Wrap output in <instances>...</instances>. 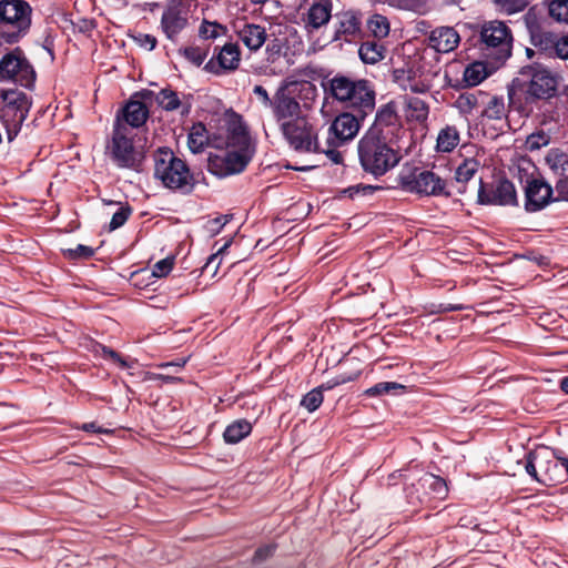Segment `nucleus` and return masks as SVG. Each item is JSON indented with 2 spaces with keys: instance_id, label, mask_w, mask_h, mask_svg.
<instances>
[{
  "instance_id": "nucleus-60",
  "label": "nucleus",
  "mask_w": 568,
  "mask_h": 568,
  "mask_svg": "<svg viewBox=\"0 0 568 568\" xmlns=\"http://www.w3.org/2000/svg\"><path fill=\"white\" fill-rule=\"evenodd\" d=\"M253 92L262 100L264 105H271L273 99L262 85H255Z\"/></svg>"
},
{
  "instance_id": "nucleus-24",
  "label": "nucleus",
  "mask_w": 568,
  "mask_h": 568,
  "mask_svg": "<svg viewBox=\"0 0 568 568\" xmlns=\"http://www.w3.org/2000/svg\"><path fill=\"white\" fill-rule=\"evenodd\" d=\"M122 115H118L125 126L131 128L142 126L149 116V111L144 103L141 101L131 100L121 110Z\"/></svg>"
},
{
  "instance_id": "nucleus-58",
  "label": "nucleus",
  "mask_w": 568,
  "mask_h": 568,
  "mask_svg": "<svg viewBox=\"0 0 568 568\" xmlns=\"http://www.w3.org/2000/svg\"><path fill=\"white\" fill-rule=\"evenodd\" d=\"M102 355L112 359L114 363H116L120 367L126 368L129 365L125 359H123L116 352L105 347L101 346Z\"/></svg>"
},
{
  "instance_id": "nucleus-64",
  "label": "nucleus",
  "mask_w": 568,
  "mask_h": 568,
  "mask_svg": "<svg viewBox=\"0 0 568 568\" xmlns=\"http://www.w3.org/2000/svg\"><path fill=\"white\" fill-rule=\"evenodd\" d=\"M186 361H187L186 358H182V359H179L175 362H168V363L161 364L160 367H162V368H169V367L182 368L186 364Z\"/></svg>"
},
{
  "instance_id": "nucleus-23",
  "label": "nucleus",
  "mask_w": 568,
  "mask_h": 568,
  "mask_svg": "<svg viewBox=\"0 0 568 568\" xmlns=\"http://www.w3.org/2000/svg\"><path fill=\"white\" fill-rule=\"evenodd\" d=\"M307 13L305 16V26L311 29H320L328 23L332 17V0H324L323 2H311Z\"/></svg>"
},
{
  "instance_id": "nucleus-1",
  "label": "nucleus",
  "mask_w": 568,
  "mask_h": 568,
  "mask_svg": "<svg viewBox=\"0 0 568 568\" xmlns=\"http://www.w3.org/2000/svg\"><path fill=\"white\" fill-rule=\"evenodd\" d=\"M559 81L560 77L549 69L541 65H529L523 68L520 77L514 80V89L509 91V98L513 99L516 89L524 95L527 103L550 100L556 95Z\"/></svg>"
},
{
  "instance_id": "nucleus-44",
  "label": "nucleus",
  "mask_w": 568,
  "mask_h": 568,
  "mask_svg": "<svg viewBox=\"0 0 568 568\" xmlns=\"http://www.w3.org/2000/svg\"><path fill=\"white\" fill-rule=\"evenodd\" d=\"M226 27L219 22H212L207 20H203L200 29H199V36L202 39L209 40V39H217L220 37H223L226 34Z\"/></svg>"
},
{
  "instance_id": "nucleus-62",
  "label": "nucleus",
  "mask_w": 568,
  "mask_h": 568,
  "mask_svg": "<svg viewBox=\"0 0 568 568\" xmlns=\"http://www.w3.org/2000/svg\"><path fill=\"white\" fill-rule=\"evenodd\" d=\"M272 552H273L272 546H266V547L260 548L255 551V559L263 560V559L267 558Z\"/></svg>"
},
{
  "instance_id": "nucleus-12",
  "label": "nucleus",
  "mask_w": 568,
  "mask_h": 568,
  "mask_svg": "<svg viewBox=\"0 0 568 568\" xmlns=\"http://www.w3.org/2000/svg\"><path fill=\"white\" fill-rule=\"evenodd\" d=\"M3 100L1 119L7 128L8 140L12 141L28 116L30 102L23 92L13 90L6 92Z\"/></svg>"
},
{
  "instance_id": "nucleus-48",
  "label": "nucleus",
  "mask_w": 568,
  "mask_h": 568,
  "mask_svg": "<svg viewBox=\"0 0 568 568\" xmlns=\"http://www.w3.org/2000/svg\"><path fill=\"white\" fill-rule=\"evenodd\" d=\"M550 136L544 131H539L530 134L526 140V148L530 151L539 150L542 146L548 145Z\"/></svg>"
},
{
  "instance_id": "nucleus-43",
  "label": "nucleus",
  "mask_w": 568,
  "mask_h": 568,
  "mask_svg": "<svg viewBox=\"0 0 568 568\" xmlns=\"http://www.w3.org/2000/svg\"><path fill=\"white\" fill-rule=\"evenodd\" d=\"M531 0H493L497 10L507 16L524 11Z\"/></svg>"
},
{
  "instance_id": "nucleus-32",
  "label": "nucleus",
  "mask_w": 568,
  "mask_h": 568,
  "mask_svg": "<svg viewBox=\"0 0 568 568\" xmlns=\"http://www.w3.org/2000/svg\"><path fill=\"white\" fill-rule=\"evenodd\" d=\"M545 162L558 179L568 176V154L566 152L560 149H550L545 156Z\"/></svg>"
},
{
  "instance_id": "nucleus-28",
  "label": "nucleus",
  "mask_w": 568,
  "mask_h": 568,
  "mask_svg": "<svg viewBox=\"0 0 568 568\" xmlns=\"http://www.w3.org/2000/svg\"><path fill=\"white\" fill-rule=\"evenodd\" d=\"M217 64L225 71H234L241 62V50L235 43H225L216 55Z\"/></svg>"
},
{
  "instance_id": "nucleus-34",
  "label": "nucleus",
  "mask_w": 568,
  "mask_h": 568,
  "mask_svg": "<svg viewBox=\"0 0 568 568\" xmlns=\"http://www.w3.org/2000/svg\"><path fill=\"white\" fill-rule=\"evenodd\" d=\"M386 48L375 41H365L358 49L361 60L366 64H376L385 58Z\"/></svg>"
},
{
  "instance_id": "nucleus-57",
  "label": "nucleus",
  "mask_w": 568,
  "mask_h": 568,
  "mask_svg": "<svg viewBox=\"0 0 568 568\" xmlns=\"http://www.w3.org/2000/svg\"><path fill=\"white\" fill-rule=\"evenodd\" d=\"M555 52L558 58L568 60V34L558 38Z\"/></svg>"
},
{
  "instance_id": "nucleus-18",
  "label": "nucleus",
  "mask_w": 568,
  "mask_h": 568,
  "mask_svg": "<svg viewBox=\"0 0 568 568\" xmlns=\"http://www.w3.org/2000/svg\"><path fill=\"white\" fill-rule=\"evenodd\" d=\"M478 202L480 204L490 205H515L517 204V196L515 186L507 180L499 181L496 186L487 191L481 184V179H478Z\"/></svg>"
},
{
  "instance_id": "nucleus-51",
  "label": "nucleus",
  "mask_w": 568,
  "mask_h": 568,
  "mask_svg": "<svg viewBox=\"0 0 568 568\" xmlns=\"http://www.w3.org/2000/svg\"><path fill=\"white\" fill-rule=\"evenodd\" d=\"M524 22L529 31V34L536 33L541 29V26L538 21L537 11L535 7L528 9V11L524 16Z\"/></svg>"
},
{
  "instance_id": "nucleus-2",
  "label": "nucleus",
  "mask_w": 568,
  "mask_h": 568,
  "mask_svg": "<svg viewBox=\"0 0 568 568\" xmlns=\"http://www.w3.org/2000/svg\"><path fill=\"white\" fill-rule=\"evenodd\" d=\"M251 158L248 135L242 130L233 131L229 136L226 149L210 154L209 170L217 176L240 173L246 168Z\"/></svg>"
},
{
  "instance_id": "nucleus-22",
  "label": "nucleus",
  "mask_w": 568,
  "mask_h": 568,
  "mask_svg": "<svg viewBox=\"0 0 568 568\" xmlns=\"http://www.w3.org/2000/svg\"><path fill=\"white\" fill-rule=\"evenodd\" d=\"M405 134L406 131L403 125H398V128L395 125H372L363 136L400 150V141Z\"/></svg>"
},
{
  "instance_id": "nucleus-33",
  "label": "nucleus",
  "mask_w": 568,
  "mask_h": 568,
  "mask_svg": "<svg viewBox=\"0 0 568 568\" xmlns=\"http://www.w3.org/2000/svg\"><path fill=\"white\" fill-rule=\"evenodd\" d=\"M483 106L481 116L489 120L501 121L507 115V108L503 97L490 95L487 93V99Z\"/></svg>"
},
{
  "instance_id": "nucleus-46",
  "label": "nucleus",
  "mask_w": 568,
  "mask_h": 568,
  "mask_svg": "<svg viewBox=\"0 0 568 568\" xmlns=\"http://www.w3.org/2000/svg\"><path fill=\"white\" fill-rule=\"evenodd\" d=\"M405 386L396 382H381L365 390L367 396H383L398 390H405Z\"/></svg>"
},
{
  "instance_id": "nucleus-21",
  "label": "nucleus",
  "mask_w": 568,
  "mask_h": 568,
  "mask_svg": "<svg viewBox=\"0 0 568 568\" xmlns=\"http://www.w3.org/2000/svg\"><path fill=\"white\" fill-rule=\"evenodd\" d=\"M460 42L458 32L452 27H440L433 30L428 37L430 48L440 53L454 51Z\"/></svg>"
},
{
  "instance_id": "nucleus-56",
  "label": "nucleus",
  "mask_w": 568,
  "mask_h": 568,
  "mask_svg": "<svg viewBox=\"0 0 568 568\" xmlns=\"http://www.w3.org/2000/svg\"><path fill=\"white\" fill-rule=\"evenodd\" d=\"M232 215H222L219 217H215L207 223V229L212 234H217L222 230V227L229 223Z\"/></svg>"
},
{
  "instance_id": "nucleus-61",
  "label": "nucleus",
  "mask_w": 568,
  "mask_h": 568,
  "mask_svg": "<svg viewBox=\"0 0 568 568\" xmlns=\"http://www.w3.org/2000/svg\"><path fill=\"white\" fill-rule=\"evenodd\" d=\"M399 1H400L399 6L406 10H417L422 4L420 0H399Z\"/></svg>"
},
{
  "instance_id": "nucleus-54",
  "label": "nucleus",
  "mask_w": 568,
  "mask_h": 568,
  "mask_svg": "<svg viewBox=\"0 0 568 568\" xmlns=\"http://www.w3.org/2000/svg\"><path fill=\"white\" fill-rule=\"evenodd\" d=\"M133 41L139 47L146 49L149 51H152L158 43V40L154 36L146 34V33H138V34L133 36Z\"/></svg>"
},
{
  "instance_id": "nucleus-17",
  "label": "nucleus",
  "mask_w": 568,
  "mask_h": 568,
  "mask_svg": "<svg viewBox=\"0 0 568 568\" xmlns=\"http://www.w3.org/2000/svg\"><path fill=\"white\" fill-rule=\"evenodd\" d=\"M362 32V14L345 10L335 14L333 41H354Z\"/></svg>"
},
{
  "instance_id": "nucleus-55",
  "label": "nucleus",
  "mask_w": 568,
  "mask_h": 568,
  "mask_svg": "<svg viewBox=\"0 0 568 568\" xmlns=\"http://www.w3.org/2000/svg\"><path fill=\"white\" fill-rule=\"evenodd\" d=\"M555 192L557 196L554 199V201L568 202V175L562 179H558L555 186Z\"/></svg>"
},
{
  "instance_id": "nucleus-13",
  "label": "nucleus",
  "mask_w": 568,
  "mask_h": 568,
  "mask_svg": "<svg viewBox=\"0 0 568 568\" xmlns=\"http://www.w3.org/2000/svg\"><path fill=\"white\" fill-rule=\"evenodd\" d=\"M194 0H169L161 17V29L168 39L174 41L189 26Z\"/></svg>"
},
{
  "instance_id": "nucleus-31",
  "label": "nucleus",
  "mask_w": 568,
  "mask_h": 568,
  "mask_svg": "<svg viewBox=\"0 0 568 568\" xmlns=\"http://www.w3.org/2000/svg\"><path fill=\"white\" fill-rule=\"evenodd\" d=\"M480 164L475 159H465L455 171V182L458 185V192L466 190V184L475 179Z\"/></svg>"
},
{
  "instance_id": "nucleus-14",
  "label": "nucleus",
  "mask_w": 568,
  "mask_h": 568,
  "mask_svg": "<svg viewBox=\"0 0 568 568\" xmlns=\"http://www.w3.org/2000/svg\"><path fill=\"white\" fill-rule=\"evenodd\" d=\"M278 128L295 151L313 152L320 149L313 128L305 116L281 124Z\"/></svg>"
},
{
  "instance_id": "nucleus-52",
  "label": "nucleus",
  "mask_w": 568,
  "mask_h": 568,
  "mask_svg": "<svg viewBox=\"0 0 568 568\" xmlns=\"http://www.w3.org/2000/svg\"><path fill=\"white\" fill-rule=\"evenodd\" d=\"M173 265H174L173 257L163 258L153 265L152 274L155 277H164L172 271Z\"/></svg>"
},
{
  "instance_id": "nucleus-42",
  "label": "nucleus",
  "mask_w": 568,
  "mask_h": 568,
  "mask_svg": "<svg viewBox=\"0 0 568 568\" xmlns=\"http://www.w3.org/2000/svg\"><path fill=\"white\" fill-rule=\"evenodd\" d=\"M368 30L375 38L383 39L389 34V21L382 14H373L367 21Z\"/></svg>"
},
{
  "instance_id": "nucleus-36",
  "label": "nucleus",
  "mask_w": 568,
  "mask_h": 568,
  "mask_svg": "<svg viewBox=\"0 0 568 568\" xmlns=\"http://www.w3.org/2000/svg\"><path fill=\"white\" fill-rule=\"evenodd\" d=\"M252 432V425L246 419H239L230 424L224 430L223 437L229 444H236Z\"/></svg>"
},
{
  "instance_id": "nucleus-59",
  "label": "nucleus",
  "mask_w": 568,
  "mask_h": 568,
  "mask_svg": "<svg viewBox=\"0 0 568 568\" xmlns=\"http://www.w3.org/2000/svg\"><path fill=\"white\" fill-rule=\"evenodd\" d=\"M336 148L337 146H332L329 144H327V148H322L320 145V149L317 151L324 152L332 162H334L335 164H339L343 161V155L341 152L336 150Z\"/></svg>"
},
{
  "instance_id": "nucleus-50",
  "label": "nucleus",
  "mask_w": 568,
  "mask_h": 568,
  "mask_svg": "<svg viewBox=\"0 0 568 568\" xmlns=\"http://www.w3.org/2000/svg\"><path fill=\"white\" fill-rule=\"evenodd\" d=\"M183 54L195 65H201L207 55L206 51L199 47H187L183 50Z\"/></svg>"
},
{
  "instance_id": "nucleus-53",
  "label": "nucleus",
  "mask_w": 568,
  "mask_h": 568,
  "mask_svg": "<svg viewBox=\"0 0 568 568\" xmlns=\"http://www.w3.org/2000/svg\"><path fill=\"white\" fill-rule=\"evenodd\" d=\"M131 210L129 207H120L112 216L110 222V231L121 227L130 216Z\"/></svg>"
},
{
  "instance_id": "nucleus-4",
  "label": "nucleus",
  "mask_w": 568,
  "mask_h": 568,
  "mask_svg": "<svg viewBox=\"0 0 568 568\" xmlns=\"http://www.w3.org/2000/svg\"><path fill=\"white\" fill-rule=\"evenodd\" d=\"M525 469L538 483L554 486L568 478V458L557 456L548 447H540L528 454Z\"/></svg>"
},
{
  "instance_id": "nucleus-15",
  "label": "nucleus",
  "mask_w": 568,
  "mask_h": 568,
  "mask_svg": "<svg viewBox=\"0 0 568 568\" xmlns=\"http://www.w3.org/2000/svg\"><path fill=\"white\" fill-rule=\"evenodd\" d=\"M111 153L113 160L121 168H133L136 163L131 130L120 119L115 120Z\"/></svg>"
},
{
  "instance_id": "nucleus-40",
  "label": "nucleus",
  "mask_w": 568,
  "mask_h": 568,
  "mask_svg": "<svg viewBox=\"0 0 568 568\" xmlns=\"http://www.w3.org/2000/svg\"><path fill=\"white\" fill-rule=\"evenodd\" d=\"M548 17L560 24H568V0H546Z\"/></svg>"
},
{
  "instance_id": "nucleus-27",
  "label": "nucleus",
  "mask_w": 568,
  "mask_h": 568,
  "mask_svg": "<svg viewBox=\"0 0 568 568\" xmlns=\"http://www.w3.org/2000/svg\"><path fill=\"white\" fill-rule=\"evenodd\" d=\"M395 80L402 90L409 91L415 94H425L432 88L429 81L417 78L416 73L413 71L405 73L404 71L396 70Z\"/></svg>"
},
{
  "instance_id": "nucleus-10",
  "label": "nucleus",
  "mask_w": 568,
  "mask_h": 568,
  "mask_svg": "<svg viewBox=\"0 0 568 568\" xmlns=\"http://www.w3.org/2000/svg\"><path fill=\"white\" fill-rule=\"evenodd\" d=\"M400 187L410 193L426 196H449L446 191V182L436 173L418 168H408L402 170L398 176Z\"/></svg>"
},
{
  "instance_id": "nucleus-3",
  "label": "nucleus",
  "mask_w": 568,
  "mask_h": 568,
  "mask_svg": "<svg viewBox=\"0 0 568 568\" xmlns=\"http://www.w3.org/2000/svg\"><path fill=\"white\" fill-rule=\"evenodd\" d=\"M513 42V32L504 21L490 20L480 26L478 48L493 68L503 65L510 58Z\"/></svg>"
},
{
  "instance_id": "nucleus-47",
  "label": "nucleus",
  "mask_w": 568,
  "mask_h": 568,
  "mask_svg": "<svg viewBox=\"0 0 568 568\" xmlns=\"http://www.w3.org/2000/svg\"><path fill=\"white\" fill-rule=\"evenodd\" d=\"M323 403L322 387L314 388L308 392L301 400V405L308 412L316 410Z\"/></svg>"
},
{
  "instance_id": "nucleus-38",
  "label": "nucleus",
  "mask_w": 568,
  "mask_h": 568,
  "mask_svg": "<svg viewBox=\"0 0 568 568\" xmlns=\"http://www.w3.org/2000/svg\"><path fill=\"white\" fill-rule=\"evenodd\" d=\"M419 485L426 488L435 498L443 499L447 496L448 488L445 480L433 474H425L419 480Z\"/></svg>"
},
{
  "instance_id": "nucleus-39",
  "label": "nucleus",
  "mask_w": 568,
  "mask_h": 568,
  "mask_svg": "<svg viewBox=\"0 0 568 568\" xmlns=\"http://www.w3.org/2000/svg\"><path fill=\"white\" fill-rule=\"evenodd\" d=\"M373 125H395L397 128L398 125H402L399 116L397 114L396 104L394 102H388L385 105H383L378 110Z\"/></svg>"
},
{
  "instance_id": "nucleus-63",
  "label": "nucleus",
  "mask_w": 568,
  "mask_h": 568,
  "mask_svg": "<svg viewBox=\"0 0 568 568\" xmlns=\"http://www.w3.org/2000/svg\"><path fill=\"white\" fill-rule=\"evenodd\" d=\"M84 432L109 433L108 429L99 427L95 423H85L81 427Z\"/></svg>"
},
{
  "instance_id": "nucleus-45",
  "label": "nucleus",
  "mask_w": 568,
  "mask_h": 568,
  "mask_svg": "<svg viewBox=\"0 0 568 568\" xmlns=\"http://www.w3.org/2000/svg\"><path fill=\"white\" fill-rule=\"evenodd\" d=\"M530 40L532 45L539 48L540 50L547 51L549 49H556V42L558 41V38L550 31L540 30L536 33H532V36H530Z\"/></svg>"
},
{
  "instance_id": "nucleus-6",
  "label": "nucleus",
  "mask_w": 568,
  "mask_h": 568,
  "mask_svg": "<svg viewBox=\"0 0 568 568\" xmlns=\"http://www.w3.org/2000/svg\"><path fill=\"white\" fill-rule=\"evenodd\" d=\"M32 9L24 0H0V36L8 43L18 42L31 27Z\"/></svg>"
},
{
  "instance_id": "nucleus-37",
  "label": "nucleus",
  "mask_w": 568,
  "mask_h": 568,
  "mask_svg": "<svg viewBox=\"0 0 568 568\" xmlns=\"http://www.w3.org/2000/svg\"><path fill=\"white\" fill-rule=\"evenodd\" d=\"M209 138L204 124L195 123L189 132L187 145L193 153H200L207 145Z\"/></svg>"
},
{
  "instance_id": "nucleus-26",
  "label": "nucleus",
  "mask_w": 568,
  "mask_h": 568,
  "mask_svg": "<svg viewBox=\"0 0 568 568\" xmlns=\"http://www.w3.org/2000/svg\"><path fill=\"white\" fill-rule=\"evenodd\" d=\"M568 121V104L562 98L555 101L548 100L541 111V124H564Z\"/></svg>"
},
{
  "instance_id": "nucleus-29",
  "label": "nucleus",
  "mask_w": 568,
  "mask_h": 568,
  "mask_svg": "<svg viewBox=\"0 0 568 568\" xmlns=\"http://www.w3.org/2000/svg\"><path fill=\"white\" fill-rule=\"evenodd\" d=\"M156 103L166 111H174L181 108V114H189L191 109V103L187 101H181L176 94V92L170 89H162L155 95Z\"/></svg>"
},
{
  "instance_id": "nucleus-30",
  "label": "nucleus",
  "mask_w": 568,
  "mask_h": 568,
  "mask_svg": "<svg viewBox=\"0 0 568 568\" xmlns=\"http://www.w3.org/2000/svg\"><path fill=\"white\" fill-rule=\"evenodd\" d=\"M487 99L484 91L462 93L455 101V106L465 115L471 114L477 108L481 106Z\"/></svg>"
},
{
  "instance_id": "nucleus-11",
  "label": "nucleus",
  "mask_w": 568,
  "mask_h": 568,
  "mask_svg": "<svg viewBox=\"0 0 568 568\" xmlns=\"http://www.w3.org/2000/svg\"><path fill=\"white\" fill-rule=\"evenodd\" d=\"M0 81H11L24 88L33 85L36 71L20 48H14L0 59Z\"/></svg>"
},
{
  "instance_id": "nucleus-5",
  "label": "nucleus",
  "mask_w": 568,
  "mask_h": 568,
  "mask_svg": "<svg viewBox=\"0 0 568 568\" xmlns=\"http://www.w3.org/2000/svg\"><path fill=\"white\" fill-rule=\"evenodd\" d=\"M154 175L164 186L171 190L190 193L194 187V179L186 163L173 152L160 149L154 159Z\"/></svg>"
},
{
  "instance_id": "nucleus-7",
  "label": "nucleus",
  "mask_w": 568,
  "mask_h": 568,
  "mask_svg": "<svg viewBox=\"0 0 568 568\" xmlns=\"http://www.w3.org/2000/svg\"><path fill=\"white\" fill-rule=\"evenodd\" d=\"M329 91L336 100L358 108L362 118L375 105V92L367 80H352L344 75H336L329 80Z\"/></svg>"
},
{
  "instance_id": "nucleus-8",
  "label": "nucleus",
  "mask_w": 568,
  "mask_h": 568,
  "mask_svg": "<svg viewBox=\"0 0 568 568\" xmlns=\"http://www.w3.org/2000/svg\"><path fill=\"white\" fill-rule=\"evenodd\" d=\"M358 156L364 171L381 176L398 164L402 159L400 150L362 138L358 142Z\"/></svg>"
},
{
  "instance_id": "nucleus-35",
  "label": "nucleus",
  "mask_w": 568,
  "mask_h": 568,
  "mask_svg": "<svg viewBox=\"0 0 568 568\" xmlns=\"http://www.w3.org/2000/svg\"><path fill=\"white\" fill-rule=\"evenodd\" d=\"M459 141L460 135L457 128L446 125L438 133L436 148L439 152H450L458 145Z\"/></svg>"
},
{
  "instance_id": "nucleus-25",
  "label": "nucleus",
  "mask_w": 568,
  "mask_h": 568,
  "mask_svg": "<svg viewBox=\"0 0 568 568\" xmlns=\"http://www.w3.org/2000/svg\"><path fill=\"white\" fill-rule=\"evenodd\" d=\"M402 99L407 121L419 124L427 121L429 115V105L425 100L409 94H404Z\"/></svg>"
},
{
  "instance_id": "nucleus-49",
  "label": "nucleus",
  "mask_w": 568,
  "mask_h": 568,
  "mask_svg": "<svg viewBox=\"0 0 568 568\" xmlns=\"http://www.w3.org/2000/svg\"><path fill=\"white\" fill-rule=\"evenodd\" d=\"M63 253L69 258H89L94 254V250L90 246L79 244L74 248H65Z\"/></svg>"
},
{
  "instance_id": "nucleus-20",
  "label": "nucleus",
  "mask_w": 568,
  "mask_h": 568,
  "mask_svg": "<svg viewBox=\"0 0 568 568\" xmlns=\"http://www.w3.org/2000/svg\"><path fill=\"white\" fill-rule=\"evenodd\" d=\"M552 193L548 183L537 179L529 181L526 186V210L529 212L541 210L552 200Z\"/></svg>"
},
{
  "instance_id": "nucleus-9",
  "label": "nucleus",
  "mask_w": 568,
  "mask_h": 568,
  "mask_svg": "<svg viewBox=\"0 0 568 568\" xmlns=\"http://www.w3.org/2000/svg\"><path fill=\"white\" fill-rule=\"evenodd\" d=\"M315 90L307 81H292L280 87L271 103L276 123L281 125L304 116L296 97L301 93L314 94Z\"/></svg>"
},
{
  "instance_id": "nucleus-41",
  "label": "nucleus",
  "mask_w": 568,
  "mask_h": 568,
  "mask_svg": "<svg viewBox=\"0 0 568 568\" xmlns=\"http://www.w3.org/2000/svg\"><path fill=\"white\" fill-rule=\"evenodd\" d=\"M487 77L488 71L483 62H474L464 71V81L470 87L479 84Z\"/></svg>"
},
{
  "instance_id": "nucleus-19",
  "label": "nucleus",
  "mask_w": 568,
  "mask_h": 568,
  "mask_svg": "<svg viewBox=\"0 0 568 568\" xmlns=\"http://www.w3.org/2000/svg\"><path fill=\"white\" fill-rule=\"evenodd\" d=\"M233 30L243 44L254 52L260 50L267 39V33L264 27L255 23H248L245 19L234 21Z\"/></svg>"
},
{
  "instance_id": "nucleus-16",
  "label": "nucleus",
  "mask_w": 568,
  "mask_h": 568,
  "mask_svg": "<svg viewBox=\"0 0 568 568\" xmlns=\"http://www.w3.org/2000/svg\"><path fill=\"white\" fill-rule=\"evenodd\" d=\"M359 128V119L354 114L344 112L336 116L329 125L326 144L339 146L353 140L357 135Z\"/></svg>"
}]
</instances>
